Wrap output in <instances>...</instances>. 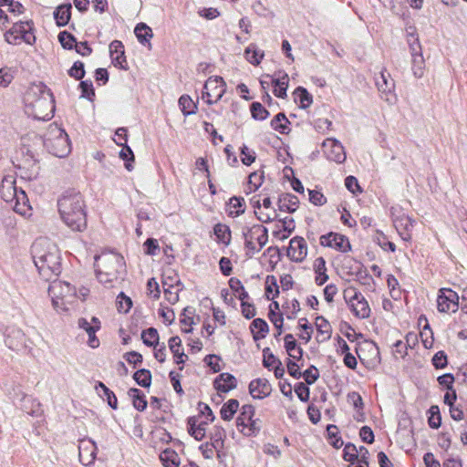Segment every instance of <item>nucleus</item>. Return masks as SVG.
Here are the masks:
<instances>
[{
  "label": "nucleus",
  "mask_w": 467,
  "mask_h": 467,
  "mask_svg": "<svg viewBox=\"0 0 467 467\" xmlns=\"http://www.w3.org/2000/svg\"><path fill=\"white\" fill-rule=\"evenodd\" d=\"M36 266L43 278L48 280L59 272V254L54 243L46 238L37 239L32 246Z\"/></svg>",
  "instance_id": "obj_1"
},
{
  "label": "nucleus",
  "mask_w": 467,
  "mask_h": 467,
  "mask_svg": "<svg viewBox=\"0 0 467 467\" xmlns=\"http://www.w3.org/2000/svg\"><path fill=\"white\" fill-rule=\"evenodd\" d=\"M62 221L73 231H83L87 225L85 203L79 193H67L58 202Z\"/></svg>",
  "instance_id": "obj_2"
},
{
  "label": "nucleus",
  "mask_w": 467,
  "mask_h": 467,
  "mask_svg": "<svg viewBox=\"0 0 467 467\" xmlns=\"http://www.w3.org/2000/svg\"><path fill=\"white\" fill-rule=\"evenodd\" d=\"M26 103L37 119H49L54 111L53 96L42 84L32 85L26 91Z\"/></svg>",
  "instance_id": "obj_3"
},
{
  "label": "nucleus",
  "mask_w": 467,
  "mask_h": 467,
  "mask_svg": "<svg viewBox=\"0 0 467 467\" xmlns=\"http://www.w3.org/2000/svg\"><path fill=\"white\" fill-rule=\"evenodd\" d=\"M1 198L12 204L14 211L23 216L28 215L30 206L26 192L16 186V180L13 174L5 175L0 184Z\"/></svg>",
  "instance_id": "obj_4"
},
{
  "label": "nucleus",
  "mask_w": 467,
  "mask_h": 467,
  "mask_svg": "<svg viewBox=\"0 0 467 467\" xmlns=\"http://www.w3.org/2000/svg\"><path fill=\"white\" fill-rule=\"evenodd\" d=\"M123 266V258L117 254H104L96 258L97 277L100 283L108 284L118 278Z\"/></svg>",
  "instance_id": "obj_5"
},
{
  "label": "nucleus",
  "mask_w": 467,
  "mask_h": 467,
  "mask_svg": "<svg viewBox=\"0 0 467 467\" xmlns=\"http://www.w3.org/2000/svg\"><path fill=\"white\" fill-rule=\"evenodd\" d=\"M52 304L58 312L68 311L77 302V289L66 282H55L49 287Z\"/></svg>",
  "instance_id": "obj_6"
},
{
  "label": "nucleus",
  "mask_w": 467,
  "mask_h": 467,
  "mask_svg": "<svg viewBox=\"0 0 467 467\" xmlns=\"http://www.w3.org/2000/svg\"><path fill=\"white\" fill-rule=\"evenodd\" d=\"M236 424L240 432L246 437L256 436L262 427V421L255 417V409L252 405H244L241 408Z\"/></svg>",
  "instance_id": "obj_7"
},
{
  "label": "nucleus",
  "mask_w": 467,
  "mask_h": 467,
  "mask_svg": "<svg viewBox=\"0 0 467 467\" xmlns=\"http://www.w3.org/2000/svg\"><path fill=\"white\" fill-rule=\"evenodd\" d=\"M31 30L32 26L27 21L14 23L13 26L5 33V39L11 45H18L21 42L33 45L36 37L31 33Z\"/></svg>",
  "instance_id": "obj_8"
},
{
  "label": "nucleus",
  "mask_w": 467,
  "mask_h": 467,
  "mask_svg": "<svg viewBox=\"0 0 467 467\" xmlns=\"http://www.w3.org/2000/svg\"><path fill=\"white\" fill-rule=\"evenodd\" d=\"M356 351L360 361L368 368H374L379 363V351L372 341L364 340L358 344Z\"/></svg>",
  "instance_id": "obj_9"
},
{
  "label": "nucleus",
  "mask_w": 467,
  "mask_h": 467,
  "mask_svg": "<svg viewBox=\"0 0 467 467\" xmlns=\"http://www.w3.org/2000/svg\"><path fill=\"white\" fill-rule=\"evenodd\" d=\"M344 296L355 315L360 318H367L370 313V307L364 296L354 288L345 290Z\"/></svg>",
  "instance_id": "obj_10"
},
{
  "label": "nucleus",
  "mask_w": 467,
  "mask_h": 467,
  "mask_svg": "<svg viewBox=\"0 0 467 467\" xmlns=\"http://www.w3.org/2000/svg\"><path fill=\"white\" fill-rule=\"evenodd\" d=\"M437 308L441 313H455L459 308V296L456 292L442 288L437 296Z\"/></svg>",
  "instance_id": "obj_11"
},
{
  "label": "nucleus",
  "mask_w": 467,
  "mask_h": 467,
  "mask_svg": "<svg viewBox=\"0 0 467 467\" xmlns=\"http://www.w3.org/2000/svg\"><path fill=\"white\" fill-rule=\"evenodd\" d=\"M252 202L254 208V213L260 221L266 223L275 217L276 212L269 197L254 196L252 199Z\"/></svg>",
  "instance_id": "obj_12"
},
{
  "label": "nucleus",
  "mask_w": 467,
  "mask_h": 467,
  "mask_svg": "<svg viewBox=\"0 0 467 467\" xmlns=\"http://www.w3.org/2000/svg\"><path fill=\"white\" fill-rule=\"evenodd\" d=\"M226 84L222 78L211 77L204 84L203 97L207 99V102L216 103L224 94Z\"/></svg>",
  "instance_id": "obj_13"
},
{
  "label": "nucleus",
  "mask_w": 467,
  "mask_h": 467,
  "mask_svg": "<svg viewBox=\"0 0 467 467\" xmlns=\"http://www.w3.org/2000/svg\"><path fill=\"white\" fill-rule=\"evenodd\" d=\"M50 147L55 156L58 158L67 157L71 151L68 135L64 130L57 129Z\"/></svg>",
  "instance_id": "obj_14"
},
{
  "label": "nucleus",
  "mask_w": 467,
  "mask_h": 467,
  "mask_svg": "<svg viewBox=\"0 0 467 467\" xmlns=\"http://www.w3.org/2000/svg\"><path fill=\"white\" fill-rule=\"evenodd\" d=\"M323 149L327 158L337 163H342L346 160L343 146L334 139H327L323 142Z\"/></svg>",
  "instance_id": "obj_15"
},
{
  "label": "nucleus",
  "mask_w": 467,
  "mask_h": 467,
  "mask_svg": "<svg viewBox=\"0 0 467 467\" xmlns=\"http://www.w3.org/2000/svg\"><path fill=\"white\" fill-rule=\"evenodd\" d=\"M286 255L294 262H302L307 255V245L305 239L299 236L291 239Z\"/></svg>",
  "instance_id": "obj_16"
},
{
  "label": "nucleus",
  "mask_w": 467,
  "mask_h": 467,
  "mask_svg": "<svg viewBox=\"0 0 467 467\" xmlns=\"http://www.w3.org/2000/svg\"><path fill=\"white\" fill-rule=\"evenodd\" d=\"M320 244L323 246L331 247L343 253L349 251L351 248L348 239L336 233L321 236Z\"/></svg>",
  "instance_id": "obj_17"
},
{
  "label": "nucleus",
  "mask_w": 467,
  "mask_h": 467,
  "mask_svg": "<svg viewBox=\"0 0 467 467\" xmlns=\"http://www.w3.org/2000/svg\"><path fill=\"white\" fill-rule=\"evenodd\" d=\"M249 391L254 399H263L270 395L272 388L267 379H257L250 383Z\"/></svg>",
  "instance_id": "obj_18"
},
{
  "label": "nucleus",
  "mask_w": 467,
  "mask_h": 467,
  "mask_svg": "<svg viewBox=\"0 0 467 467\" xmlns=\"http://www.w3.org/2000/svg\"><path fill=\"white\" fill-rule=\"evenodd\" d=\"M294 225L291 220L278 221L271 229L272 235L277 241H284L287 239L293 233Z\"/></svg>",
  "instance_id": "obj_19"
},
{
  "label": "nucleus",
  "mask_w": 467,
  "mask_h": 467,
  "mask_svg": "<svg viewBox=\"0 0 467 467\" xmlns=\"http://www.w3.org/2000/svg\"><path fill=\"white\" fill-rule=\"evenodd\" d=\"M109 53L112 62L115 66L124 68L126 67V57H124V47L119 41H113L109 45Z\"/></svg>",
  "instance_id": "obj_20"
},
{
  "label": "nucleus",
  "mask_w": 467,
  "mask_h": 467,
  "mask_svg": "<svg viewBox=\"0 0 467 467\" xmlns=\"http://www.w3.org/2000/svg\"><path fill=\"white\" fill-rule=\"evenodd\" d=\"M214 388L220 392H228L236 388V379L229 373H223L214 380Z\"/></svg>",
  "instance_id": "obj_21"
},
{
  "label": "nucleus",
  "mask_w": 467,
  "mask_h": 467,
  "mask_svg": "<svg viewBox=\"0 0 467 467\" xmlns=\"http://www.w3.org/2000/svg\"><path fill=\"white\" fill-rule=\"evenodd\" d=\"M207 421L198 422L197 419L189 420V432L197 441H202L205 437Z\"/></svg>",
  "instance_id": "obj_22"
},
{
  "label": "nucleus",
  "mask_w": 467,
  "mask_h": 467,
  "mask_svg": "<svg viewBox=\"0 0 467 467\" xmlns=\"http://www.w3.org/2000/svg\"><path fill=\"white\" fill-rule=\"evenodd\" d=\"M285 348L289 355L294 359H300L303 354L301 348L296 344V340L293 335L288 334L285 337Z\"/></svg>",
  "instance_id": "obj_23"
},
{
  "label": "nucleus",
  "mask_w": 467,
  "mask_h": 467,
  "mask_svg": "<svg viewBox=\"0 0 467 467\" xmlns=\"http://www.w3.org/2000/svg\"><path fill=\"white\" fill-rule=\"evenodd\" d=\"M169 347L173 353L176 362L178 364L184 363L187 359V355L182 347V339L179 337H171L169 341Z\"/></svg>",
  "instance_id": "obj_24"
},
{
  "label": "nucleus",
  "mask_w": 467,
  "mask_h": 467,
  "mask_svg": "<svg viewBox=\"0 0 467 467\" xmlns=\"http://www.w3.org/2000/svg\"><path fill=\"white\" fill-rule=\"evenodd\" d=\"M213 234L218 244L228 245L231 242V232L227 225L217 223L213 227Z\"/></svg>",
  "instance_id": "obj_25"
},
{
  "label": "nucleus",
  "mask_w": 467,
  "mask_h": 467,
  "mask_svg": "<svg viewBox=\"0 0 467 467\" xmlns=\"http://www.w3.org/2000/svg\"><path fill=\"white\" fill-rule=\"evenodd\" d=\"M239 410V402L237 400L231 399L226 401L221 409V417L223 420L230 421Z\"/></svg>",
  "instance_id": "obj_26"
},
{
  "label": "nucleus",
  "mask_w": 467,
  "mask_h": 467,
  "mask_svg": "<svg viewBox=\"0 0 467 467\" xmlns=\"http://www.w3.org/2000/svg\"><path fill=\"white\" fill-rule=\"evenodd\" d=\"M419 322L420 324L424 322L423 328L420 333L421 342L425 348H431L433 346L434 338L433 333L427 323V319L425 317H420Z\"/></svg>",
  "instance_id": "obj_27"
},
{
  "label": "nucleus",
  "mask_w": 467,
  "mask_h": 467,
  "mask_svg": "<svg viewBox=\"0 0 467 467\" xmlns=\"http://www.w3.org/2000/svg\"><path fill=\"white\" fill-rule=\"evenodd\" d=\"M300 310L299 303L296 298H287L282 305V311L287 319H293Z\"/></svg>",
  "instance_id": "obj_28"
},
{
  "label": "nucleus",
  "mask_w": 467,
  "mask_h": 467,
  "mask_svg": "<svg viewBox=\"0 0 467 467\" xmlns=\"http://www.w3.org/2000/svg\"><path fill=\"white\" fill-rule=\"evenodd\" d=\"M264 57L265 53L258 50L254 45H250L244 50L245 59L254 66L259 65Z\"/></svg>",
  "instance_id": "obj_29"
},
{
  "label": "nucleus",
  "mask_w": 467,
  "mask_h": 467,
  "mask_svg": "<svg viewBox=\"0 0 467 467\" xmlns=\"http://www.w3.org/2000/svg\"><path fill=\"white\" fill-rule=\"evenodd\" d=\"M134 33L141 44L149 43L153 36L151 28L144 23L138 24Z\"/></svg>",
  "instance_id": "obj_30"
},
{
  "label": "nucleus",
  "mask_w": 467,
  "mask_h": 467,
  "mask_svg": "<svg viewBox=\"0 0 467 467\" xmlns=\"http://www.w3.org/2000/svg\"><path fill=\"white\" fill-rule=\"evenodd\" d=\"M182 286L177 272L173 269H167L162 275V287Z\"/></svg>",
  "instance_id": "obj_31"
},
{
  "label": "nucleus",
  "mask_w": 467,
  "mask_h": 467,
  "mask_svg": "<svg viewBox=\"0 0 467 467\" xmlns=\"http://www.w3.org/2000/svg\"><path fill=\"white\" fill-rule=\"evenodd\" d=\"M294 95L296 96V100L298 101L300 108L307 109L313 103V98L310 93L302 87H298Z\"/></svg>",
  "instance_id": "obj_32"
},
{
  "label": "nucleus",
  "mask_w": 467,
  "mask_h": 467,
  "mask_svg": "<svg viewBox=\"0 0 467 467\" xmlns=\"http://www.w3.org/2000/svg\"><path fill=\"white\" fill-rule=\"evenodd\" d=\"M160 458L165 467H179L181 462L179 455L169 449L163 451Z\"/></svg>",
  "instance_id": "obj_33"
},
{
  "label": "nucleus",
  "mask_w": 467,
  "mask_h": 467,
  "mask_svg": "<svg viewBox=\"0 0 467 467\" xmlns=\"http://www.w3.org/2000/svg\"><path fill=\"white\" fill-rule=\"evenodd\" d=\"M251 331L254 339L263 338L268 331V326L263 319L256 318L252 322Z\"/></svg>",
  "instance_id": "obj_34"
},
{
  "label": "nucleus",
  "mask_w": 467,
  "mask_h": 467,
  "mask_svg": "<svg viewBox=\"0 0 467 467\" xmlns=\"http://www.w3.org/2000/svg\"><path fill=\"white\" fill-rule=\"evenodd\" d=\"M314 269L317 274L316 280L318 285H323L327 279V275H326V262L323 257H318L314 261Z\"/></svg>",
  "instance_id": "obj_35"
},
{
  "label": "nucleus",
  "mask_w": 467,
  "mask_h": 467,
  "mask_svg": "<svg viewBox=\"0 0 467 467\" xmlns=\"http://www.w3.org/2000/svg\"><path fill=\"white\" fill-rule=\"evenodd\" d=\"M70 5H62L57 7V12L55 13V18L58 26H65L67 24L70 18Z\"/></svg>",
  "instance_id": "obj_36"
},
{
  "label": "nucleus",
  "mask_w": 467,
  "mask_h": 467,
  "mask_svg": "<svg viewBox=\"0 0 467 467\" xmlns=\"http://www.w3.org/2000/svg\"><path fill=\"white\" fill-rule=\"evenodd\" d=\"M275 90L274 93L276 97L285 98L286 96V89L288 87V76L285 75L281 78L275 79Z\"/></svg>",
  "instance_id": "obj_37"
},
{
  "label": "nucleus",
  "mask_w": 467,
  "mask_h": 467,
  "mask_svg": "<svg viewBox=\"0 0 467 467\" xmlns=\"http://www.w3.org/2000/svg\"><path fill=\"white\" fill-rule=\"evenodd\" d=\"M116 306L119 312L128 313L132 306L131 298L126 296L124 293H120L117 296Z\"/></svg>",
  "instance_id": "obj_38"
},
{
  "label": "nucleus",
  "mask_w": 467,
  "mask_h": 467,
  "mask_svg": "<svg viewBox=\"0 0 467 467\" xmlns=\"http://www.w3.org/2000/svg\"><path fill=\"white\" fill-rule=\"evenodd\" d=\"M278 293L279 291L275 278L274 276H267L265 279V296L269 300H273Z\"/></svg>",
  "instance_id": "obj_39"
},
{
  "label": "nucleus",
  "mask_w": 467,
  "mask_h": 467,
  "mask_svg": "<svg viewBox=\"0 0 467 467\" xmlns=\"http://www.w3.org/2000/svg\"><path fill=\"white\" fill-rule=\"evenodd\" d=\"M141 338L147 346L154 347L159 342V335L156 329L148 328L141 334Z\"/></svg>",
  "instance_id": "obj_40"
},
{
  "label": "nucleus",
  "mask_w": 467,
  "mask_h": 467,
  "mask_svg": "<svg viewBox=\"0 0 467 467\" xmlns=\"http://www.w3.org/2000/svg\"><path fill=\"white\" fill-rule=\"evenodd\" d=\"M250 110L253 119L256 120L265 119L269 115L268 111L259 102H254Z\"/></svg>",
  "instance_id": "obj_41"
},
{
  "label": "nucleus",
  "mask_w": 467,
  "mask_h": 467,
  "mask_svg": "<svg viewBox=\"0 0 467 467\" xmlns=\"http://www.w3.org/2000/svg\"><path fill=\"white\" fill-rule=\"evenodd\" d=\"M179 104L185 115L195 113L196 105L189 96H182Z\"/></svg>",
  "instance_id": "obj_42"
},
{
  "label": "nucleus",
  "mask_w": 467,
  "mask_h": 467,
  "mask_svg": "<svg viewBox=\"0 0 467 467\" xmlns=\"http://www.w3.org/2000/svg\"><path fill=\"white\" fill-rule=\"evenodd\" d=\"M129 396L132 399L133 406L139 410H143L147 407V401L142 396L140 395L137 389H131L129 391Z\"/></svg>",
  "instance_id": "obj_43"
},
{
  "label": "nucleus",
  "mask_w": 467,
  "mask_h": 467,
  "mask_svg": "<svg viewBox=\"0 0 467 467\" xmlns=\"http://www.w3.org/2000/svg\"><path fill=\"white\" fill-rule=\"evenodd\" d=\"M182 289V286L164 287L163 291L165 299L172 305L177 303L179 301V293Z\"/></svg>",
  "instance_id": "obj_44"
},
{
  "label": "nucleus",
  "mask_w": 467,
  "mask_h": 467,
  "mask_svg": "<svg viewBox=\"0 0 467 467\" xmlns=\"http://www.w3.org/2000/svg\"><path fill=\"white\" fill-rule=\"evenodd\" d=\"M285 314L283 311H277L275 313H269L270 321L273 323L275 327L277 329V335L280 336L282 334V329L284 326V317Z\"/></svg>",
  "instance_id": "obj_45"
},
{
  "label": "nucleus",
  "mask_w": 467,
  "mask_h": 467,
  "mask_svg": "<svg viewBox=\"0 0 467 467\" xmlns=\"http://www.w3.org/2000/svg\"><path fill=\"white\" fill-rule=\"evenodd\" d=\"M287 119L285 116L282 113H279L276 115L275 119L272 120V126L275 130H279L281 133H286L287 132Z\"/></svg>",
  "instance_id": "obj_46"
},
{
  "label": "nucleus",
  "mask_w": 467,
  "mask_h": 467,
  "mask_svg": "<svg viewBox=\"0 0 467 467\" xmlns=\"http://www.w3.org/2000/svg\"><path fill=\"white\" fill-rule=\"evenodd\" d=\"M151 375L150 371L141 369L137 371L134 374V379L138 382V384L143 387H149L150 384Z\"/></svg>",
  "instance_id": "obj_47"
},
{
  "label": "nucleus",
  "mask_w": 467,
  "mask_h": 467,
  "mask_svg": "<svg viewBox=\"0 0 467 467\" xmlns=\"http://www.w3.org/2000/svg\"><path fill=\"white\" fill-rule=\"evenodd\" d=\"M1 7L5 10V13L8 12L14 16H16L18 14H21L23 11L21 4L18 2H15L14 0H9L7 3H5Z\"/></svg>",
  "instance_id": "obj_48"
},
{
  "label": "nucleus",
  "mask_w": 467,
  "mask_h": 467,
  "mask_svg": "<svg viewBox=\"0 0 467 467\" xmlns=\"http://www.w3.org/2000/svg\"><path fill=\"white\" fill-rule=\"evenodd\" d=\"M58 40L64 48H72L77 43L72 35L67 32H61L58 35Z\"/></svg>",
  "instance_id": "obj_49"
},
{
  "label": "nucleus",
  "mask_w": 467,
  "mask_h": 467,
  "mask_svg": "<svg viewBox=\"0 0 467 467\" xmlns=\"http://www.w3.org/2000/svg\"><path fill=\"white\" fill-rule=\"evenodd\" d=\"M205 362L214 372H218L223 368L222 359L216 355H210L206 357Z\"/></svg>",
  "instance_id": "obj_50"
},
{
  "label": "nucleus",
  "mask_w": 467,
  "mask_h": 467,
  "mask_svg": "<svg viewBox=\"0 0 467 467\" xmlns=\"http://www.w3.org/2000/svg\"><path fill=\"white\" fill-rule=\"evenodd\" d=\"M241 161L244 165H251L255 161L254 152L247 146H244L241 150Z\"/></svg>",
  "instance_id": "obj_51"
},
{
  "label": "nucleus",
  "mask_w": 467,
  "mask_h": 467,
  "mask_svg": "<svg viewBox=\"0 0 467 467\" xmlns=\"http://www.w3.org/2000/svg\"><path fill=\"white\" fill-rule=\"evenodd\" d=\"M429 417V423L432 428H438L441 425V416L439 412V408L437 406L431 407Z\"/></svg>",
  "instance_id": "obj_52"
},
{
  "label": "nucleus",
  "mask_w": 467,
  "mask_h": 467,
  "mask_svg": "<svg viewBox=\"0 0 467 467\" xmlns=\"http://www.w3.org/2000/svg\"><path fill=\"white\" fill-rule=\"evenodd\" d=\"M387 284L390 290L389 291L390 296L394 299H398V297L400 295V291L398 287L399 286L398 280L394 276L389 275L388 279H387Z\"/></svg>",
  "instance_id": "obj_53"
},
{
  "label": "nucleus",
  "mask_w": 467,
  "mask_h": 467,
  "mask_svg": "<svg viewBox=\"0 0 467 467\" xmlns=\"http://www.w3.org/2000/svg\"><path fill=\"white\" fill-rule=\"evenodd\" d=\"M147 290H148L149 296H150L151 297H153L155 299H158L160 297V295H161L160 285L155 280V278H150L148 281Z\"/></svg>",
  "instance_id": "obj_54"
},
{
  "label": "nucleus",
  "mask_w": 467,
  "mask_h": 467,
  "mask_svg": "<svg viewBox=\"0 0 467 467\" xmlns=\"http://www.w3.org/2000/svg\"><path fill=\"white\" fill-rule=\"evenodd\" d=\"M263 353H264L263 362L266 368L275 367L276 365L280 364L278 359L272 354V352L269 350V348L264 349Z\"/></svg>",
  "instance_id": "obj_55"
},
{
  "label": "nucleus",
  "mask_w": 467,
  "mask_h": 467,
  "mask_svg": "<svg viewBox=\"0 0 467 467\" xmlns=\"http://www.w3.org/2000/svg\"><path fill=\"white\" fill-rule=\"evenodd\" d=\"M99 387L103 390L104 396L107 399L108 404L112 408H117V398L103 383H99Z\"/></svg>",
  "instance_id": "obj_56"
},
{
  "label": "nucleus",
  "mask_w": 467,
  "mask_h": 467,
  "mask_svg": "<svg viewBox=\"0 0 467 467\" xmlns=\"http://www.w3.org/2000/svg\"><path fill=\"white\" fill-rule=\"evenodd\" d=\"M68 73L72 78L76 79L82 78L85 73L83 64L81 62H75L69 69Z\"/></svg>",
  "instance_id": "obj_57"
},
{
  "label": "nucleus",
  "mask_w": 467,
  "mask_h": 467,
  "mask_svg": "<svg viewBox=\"0 0 467 467\" xmlns=\"http://www.w3.org/2000/svg\"><path fill=\"white\" fill-rule=\"evenodd\" d=\"M358 458V451L355 445L348 444L344 449V459L348 462H353Z\"/></svg>",
  "instance_id": "obj_58"
},
{
  "label": "nucleus",
  "mask_w": 467,
  "mask_h": 467,
  "mask_svg": "<svg viewBox=\"0 0 467 467\" xmlns=\"http://www.w3.org/2000/svg\"><path fill=\"white\" fill-rule=\"evenodd\" d=\"M242 313L246 318H251L255 316V308L253 305L247 303L244 297L242 298Z\"/></svg>",
  "instance_id": "obj_59"
},
{
  "label": "nucleus",
  "mask_w": 467,
  "mask_h": 467,
  "mask_svg": "<svg viewBox=\"0 0 467 467\" xmlns=\"http://www.w3.org/2000/svg\"><path fill=\"white\" fill-rule=\"evenodd\" d=\"M345 185L348 191H350L352 193H357L360 192V187L358 185V182L357 179L353 176H348L345 180Z\"/></svg>",
  "instance_id": "obj_60"
},
{
  "label": "nucleus",
  "mask_w": 467,
  "mask_h": 467,
  "mask_svg": "<svg viewBox=\"0 0 467 467\" xmlns=\"http://www.w3.org/2000/svg\"><path fill=\"white\" fill-rule=\"evenodd\" d=\"M199 15L208 20H213L220 16V12L216 8L209 7L203 8L199 12Z\"/></svg>",
  "instance_id": "obj_61"
},
{
  "label": "nucleus",
  "mask_w": 467,
  "mask_h": 467,
  "mask_svg": "<svg viewBox=\"0 0 467 467\" xmlns=\"http://www.w3.org/2000/svg\"><path fill=\"white\" fill-rule=\"evenodd\" d=\"M13 79V75L11 71L7 68L0 69V86L6 87L8 86Z\"/></svg>",
  "instance_id": "obj_62"
},
{
  "label": "nucleus",
  "mask_w": 467,
  "mask_h": 467,
  "mask_svg": "<svg viewBox=\"0 0 467 467\" xmlns=\"http://www.w3.org/2000/svg\"><path fill=\"white\" fill-rule=\"evenodd\" d=\"M295 391H296L297 397L301 400L306 401V400H308V398H309V389L304 383H299L296 387Z\"/></svg>",
  "instance_id": "obj_63"
},
{
  "label": "nucleus",
  "mask_w": 467,
  "mask_h": 467,
  "mask_svg": "<svg viewBox=\"0 0 467 467\" xmlns=\"http://www.w3.org/2000/svg\"><path fill=\"white\" fill-rule=\"evenodd\" d=\"M316 327L323 334L328 335L329 332H330L329 324L322 317H317V319H316Z\"/></svg>",
  "instance_id": "obj_64"
}]
</instances>
